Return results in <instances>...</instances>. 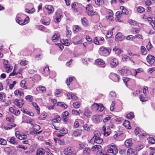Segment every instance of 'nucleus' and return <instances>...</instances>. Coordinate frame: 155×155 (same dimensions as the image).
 I'll return each instance as SVG.
<instances>
[{
    "mask_svg": "<svg viewBox=\"0 0 155 155\" xmlns=\"http://www.w3.org/2000/svg\"><path fill=\"white\" fill-rule=\"evenodd\" d=\"M117 148V147L115 145H111L107 151L109 153H111L114 155H116L118 152Z\"/></svg>",
    "mask_w": 155,
    "mask_h": 155,
    "instance_id": "1",
    "label": "nucleus"
},
{
    "mask_svg": "<svg viewBox=\"0 0 155 155\" xmlns=\"http://www.w3.org/2000/svg\"><path fill=\"white\" fill-rule=\"evenodd\" d=\"M100 50L105 56L108 55L110 52V50L109 48L104 47L103 46L100 47Z\"/></svg>",
    "mask_w": 155,
    "mask_h": 155,
    "instance_id": "2",
    "label": "nucleus"
},
{
    "mask_svg": "<svg viewBox=\"0 0 155 155\" xmlns=\"http://www.w3.org/2000/svg\"><path fill=\"white\" fill-rule=\"evenodd\" d=\"M24 103L25 101L22 99L20 100L15 99L14 101V104L19 108L21 107Z\"/></svg>",
    "mask_w": 155,
    "mask_h": 155,
    "instance_id": "3",
    "label": "nucleus"
},
{
    "mask_svg": "<svg viewBox=\"0 0 155 155\" xmlns=\"http://www.w3.org/2000/svg\"><path fill=\"white\" fill-rule=\"evenodd\" d=\"M110 66L112 68L116 67L118 64V61L116 58H113L110 61Z\"/></svg>",
    "mask_w": 155,
    "mask_h": 155,
    "instance_id": "4",
    "label": "nucleus"
},
{
    "mask_svg": "<svg viewBox=\"0 0 155 155\" xmlns=\"http://www.w3.org/2000/svg\"><path fill=\"white\" fill-rule=\"evenodd\" d=\"M124 38L125 36L120 32H118L115 35V40L117 41H123Z\"/></svg>",
    "mask_w": 155,
    "mask_h": 155,
    "instance_id": "5",
    "label": "nucleus"
},
{
    "mask_svg": "<svg viewBox=\"0 0 155 155\" xmlns=\"http://www.w3.org/2000/svg\"><path fill=\"white\" fill-rule=\"evenodd\" d=\"M74 150L72 147H68L65 149L64 153L65 155H72L73 153Z\"/></svg>",
    "mask_w": 155,
    "mask_h": 155,
    "instance_id": "6",
    "label": "nucleus"
},
{
    "mask_svg": "<svg viewBox=\"0 0 155 155\" xmlns=\"http://www.w3.org/2000/svg\"><path fill=\"white\" fill-rule=\"evenodd\" d=\"M33 131L34 134H40L42 132L41 130L38 132L40 129V127L39 125L35 124L32 127Z\"/></svg>",
    "mask_w": 155,
    "mask_h": 155,
    "instance_id": "7",
    "label": "nucleus"
},
{
    "mask_svg": "<svg viewBox=\"0 0 155 155\" xmlns=\"http://www.w3.org/2000/svg\"><path fill=\"white\" fill-rule=\"evenodd\" d=\"M16 126V124L13 123H10L7 124L4 126V129L6 130L11 129L12 127Z\"/></svg>",
    "mask_w": 155,
    "mask_h": 155,
    "instance_id": "8",
    "label": "nucleus"
},
{
    "mask_svg": "<svg viewBox=\"0 0 155 155\" xmlns=\"http://www.w3.org/2000/svg\"><path fill=\"white\" fill-rule=\"evenodd\" d=\"M15 135L17 138L21 140L25 139L27 137V136L26 135H21L20 134L19 132L18 131L15 132Z\"/></svg>",
    "mask_w": 155,
    "mask_h": 155,
    "instance_id": "9",
    "label": "nucleus"
},
{
    "mask_svg": "<svg viewBox=\"0 0 155 155\" xmlns=\"http://www.w3.org/2000/svg\"><path fill=\"white\" fill-rule=\"evenodd\" d=\"M147 60L149 64H152L154 62V57L151 55H149L147 57Z\"/></svg>",
    "mask_w": 155,
    "mask_h": 155,
    "instance_id": "10",
    "label": "nucleus"
},
{
    "mask_svg": "<svg viewBox=\"0 0 155 155\" xmlns=\"http://www.w3.org/2000/svg\"><path fill=\"white\" fill-rule=\"evenodd\" d=\"M86 10L88 11V15H91L93 12V8L91 4H88L86 7Z\"/></svg>",
    "mask_w": 155,
    "mask_h": 155,
    "instance_id": "11",
    "label": "nucleus"
},
{
    "mask_svg": "<svg viewBox=\"0 0 155 155\" xmlns=\"http://www.w3.org/2000/svg\"><path fill=\"white\" fill-rule=\"evenodd\" d=\"M45 8L48 10V13L49 14H52L54 12V9L51 5H46L45 6Z\"/></svg>",
    "mask_w": 155,
    "mask_h": 155,
    "instance_id": "12",
    "label": "nucleus"
},
{
    "mask_svg": "<svg viewBox=\"0 0 155 155\" xmlns=\"http://www.w3.org/2000/svg\"><path fill=\"white\" fill-rule=\"evenodd\" d=\"M110 75L112 76V80L114 82H118L119 81V80L120 79V77L119 75L114 73L111 74Z\"/></svg>",
    "mask_w": 155,
    "mask_h": 155,
    "instance_id": "13",
    "label": "nucleus"
},
{
    "mask_svg": "<svg viewBox=\"0 0 155 155\" xmlns=\"http://www.w3.org/2000/svg\"><path fill=\"white\" fill-rule=\"evenodd\" d=\"M101 149V146L99 145H96L92 146L91 148V151L93 152H98Z\"/></svg>",
    "mask_w": 155,
    "mask_h": 155,
    "instance_id": "14",
    "label": "nucleus"
},
{
    "mask_svg": "<svg viewBox=\"0 0 155 155\" xmlns=\"http://www.w3.org/2000/svg\"><path fill=\"white\" fill-rule=\"evenodd\" d=\"M81 130H75L73 131L72 135L74 137L80 136L81 135Z\"/></svg>",
    "mask_w": 155,
    "mask_h": 155,
    "instance_id": "15",
    "label": "nucleus"
},
{
    "mask_svg": "<svg viewBox=\"0 0 155 155\" xmlns=\"http://www.w3.org/2000/svg\"><path fill=\"white\" fill-rule=\"evenodd\" d=\"M69 114L68 112L67 111H65L63 113V120L65 122L68 120Z\"/></svg>",
    "mask_w": 155,
    "mask_h": 155,
    "instance_id": "16",
    "label": "nucleus"
},
{
    "mask_svg": "<svg viewBox=\"0 0 155 155\" xmlns=\"http://www.w3.org/2000/svg\"><path fill=\"white\" fill-rule=\"evenodd\" d=\"M61 118L59 116L56 115L51 120V121L54 123H59L61 121Z\"/></svg>",
    "mask_w": 155,
    "mask_h": 155,
    "instance_id": "17",
    "label": "nucleus"
},
{
    "mask_svg": "<svg viewBox=\"0 0 155 155\" xmlns=\"http://www.w3.org/2000/svg\"><path fill=\"white\" fill-rule=\"evenodd\" d=\"M91 149L89 147H85L83 150V153L84 155H90L91 153Z\"/></svg>",
    "mask_w": 155,
    "mask_h": 155,
    "instance_id": "18",
    "label": "nucleus"
},
{
    "mask_svg": "<svg viewBox=\"0 0 155 155\" xmlns=\"http://www.w3.org/2000/svg\"><path fill=\"white\" fill-rule=\"evenodd\" d=\"M45 153L44 150L42 148H40L37 149L36 155H44Z\"/></svg>",
    "mask_w": 155,
    "mask_h": 155,
    "instance_id": "19",
    "label": "nucleus"
},
{
    "mask_svg": "<svg viewBox=\"0 0 155 155\" xmlns=\"http://www.w3.org/2000/svg\"><path fill=\"white\" fill-rule=\"evenodd\" d=\"M91 113L90 110L87 108H85L84 109V115L87 117H89L91 116Z\"/></svg>",
    "mask_w": 155,
    "mask_h": 155,
    "instance_id": "20",
    "label": "nucleus"
},
{
    "mask_svg": "<svg viewBox=\"0 0 155 155\" xmlns=\"http://www.w3.org/2000/svg\"><path fill=\"white\" fill-rule=\"evenodd\" d=\"M14 94L15 95L18 96L19 95L21 97H23L24 96V94L23 92L21 91L16 90L14 92Z\"/></svg>",
    "mask_w": 155,
    "mask_h": 155,
    "instance_id": "21",
    "label": "nucleus"
},
{
    "mask_svg": "<svg viewBox=\"0 0 155 155\" xmlns=\"http://www.w3.org/2000/svg\"><path fill=\"white\" fill-rule=\"evenodd\" d=\"M125 145L127 147H131L132 144V140H127L124 143Z\"/></svg>",
    "mask_w": 155,
    "mask_h": 155,
    "instance_id": "22",
    "label": "nucleus"
},
{
    "mask_svg": "<svg viewBox=\"0 0 155 155\" xmlns=\"http://www.w3.org/2000/svg\"><path fill=\"white\" fill-rule=\"evenodd\" d=\"M95 62L96 64L99 65H102L105 64L104 61L103 60L101 59H98L96 60Z\"/></svg>",
    "mask_w": 155,
    "mask_h": 155,
    "instance_id": "23",
    "label": "nucleus"
},
{
    "mask_svg": "<svg viewBox=\"0 0 155 155\" xmlns=\"http://www.w3.org/2000/svg\"><path fill=\"white\" fill-rule=\"evenodd\" d=\"M15 138L14 137H12L10 138L9 142L10 143L13 144H16L18 143V142L16 140Z\"/></svg>",
    "mask_w": 155,
    "mask_h": 155,
    "instance_id": "24",
    "label": "nucleus"
},
{
    "mask_svg": "<svg viewBox=\"0 0 155 155\" xmlns=\"http://www.w3.org/2000/svg\"><path fill=\"white\" fill-rule=\"evenodd\" d=\"M127 153L131 154L132 155H137V152L132 148H130L128 150Z\"/></svg>",
    "mask_w": 155,
    "mask_h": 155,
    "instance_id": "25",
    "label": "nucleus"
},
{
    "mask_svg": "<svg viewBox=\"0 0 155 155\" xmlns=\"http://www.w3.org/2000/svg\"><path fill=\"white\" fill-rule=\"evenodd\" d=\"M32 104L33 106L35 107V109L37 111V113L39 114L40 113V108L39 106L36 103L32 102Z\"/></svg>",
    "mask_w": 155,
    "mask_h": 155,
    "instance_id": "26",
    "label": "nucleus"
},
{
    "mask_svg": "<svg viewBox=\"0 0 155 155\" xmlns=\"http://www.w3.org/2000/svg\"><path fill=\"white\" fill-rule=\"evenodd\" d=\"M36 90L38 92L41 91L42 92H44L45 91L46 88L45 87L43 86H41L36 88Z\"/></svg>",
    "mask_w": 155,
    "mask_h": 155,
    "instance_id": "27",
    "label": "nucleus"
},
{
    "mask_svg": "<svg viewBox=\"0 0 155 155\" xmlns=\"http://www.w3.org/2000/svg\"><path fill=\"white\" fill-rule=\"evenodd\" d=\"M94 142H95L97 143L100 144L102 142V139L100 137L95 138Z\"/></svg>",
    "mask_w": 155,
    "mask_h": 155,
    "instance_id": "28",
    "label": "nucleus"
},
{
    "mask_svg": "<svg viewBox=\"0 0 155 155\" xmlns=\"http://www.w3.org/2000/svg\"><path fill=\"white\" fill-rule=\"evenodd\" d=\"M4 67L5 71L8 73L10 72L12 68V66H11L10 64L8 65V66H4Z\"/></svg>",
    "mask_w": 155,
    "mask_h": 155,
    "instance_id": "29",
    "label": "nucleus"
},
{
    "mask_svg": "<svg viewBox=\"0 0 155 155\" xmlns=\"http://www.w3.org/2000/svg\"><path fill=\"white\" fill-rule=\"evenodd\" d=\"M123 125L126 127H127V128L129 129L131 128V127L130 126V123L129 121L127 120H125L123 123Z\"/></svg>",
    "mask_w": 155,
    "mask_h": 155,
    "instance_id": "30",
    "label": "nucleus"
},
{
    "mask_svg": "<svg viewBox=\"0 0 155 155\" xmlns=\"http://www.w3.org/2000/svg\"><path fill=\"white\" fill-rule=\"evenodd\" d=\"M5 95L4 93H0V101L3 102H5Z\"/></svg>",
    "mask_w": 155,
    "mask_h": 155,
    "instance_id": "31",
    "label": "nucleus"
},
{
    "mask_svg": "<svg viewBox=\"0 0 155 155\" xmlns=\"http://www.w3.org/2000/svg\"><path fill=\"white\" fill-rule=\"evenodd\" d=\"M59 37V34H55L52 37V40L54 42L58 40Z\"/></svg>",
    "mask_w": 155,
    "mask_h": 155,
    "instance_id": "32",
    "label": "nucleus"
},
{
    "mask_svg": "<svg viewBox=\"0 0 155 155\" xmlns=\"http://www.w3.org/2000/svg\"><path fill=\"white\" fill-rule=\"evenodd\" d=\"M16 21L20 25H25V22H23V20H22L20 17H17Z\"/></svg>",
    "mask_w": 155,
    "mask_h": 155,
    "instance_id": "33",
    "label": "nucleus"
},
{
    "mask_svg": "<svg viewBox=\"0 0 155 155\" xmlns=\"http://www.w3.org/2000/svg\"><path fill=\"white\" fill-rule=\"evenodd\" d=\"M94 1L96 4L98 5H101L104 3V0H94Z\"/></svg>",
    "mask_w": 155,
    "mask_h": 155,
    "instance_id": "34",
    "label": "nucleus"
},
{
    "mask_svg": "<svg viewBox=\"0 0 155 155\" xmlns=\"http://www.w3.org/2000/svg\"><path fill=\"white\" fill-rule=\"evenodd\" d=\"M26 100L29 102H31L33 100V97L30 95H28L25 97Z\"/></svg>",
    "mask_w": 155,
    "mask_h": 155,
    "instance_id": "35",
    "label": "nucleus"
},
{
    "mask_svg": "<svg viewBox=\"0 0 155 155\" xmlns=\"http://www.w3.org/2000/svg\"><path fill=\"white\" fill-rule=\"evenodd\" d=\"M82 25L85 27H86L88 25L87 20L86 18H83L81 21Z\"/></svg>",
    "mask_w": 155,
    "mask_h": 155,
    "instance_id": "36",
    "label": "nucleus"
},
{
    "mask_svg": "<svg viewBox=\"0 0 155 155\" xmlns=\"http://www.w3.org/2000/svg\"><path fill=\"white\" fill-rule=\"evenodd\" d=\"M25 80H23L20 83V85L21 87L25 89H26L27 88V87L25 85Z\"/></svg>",
    "mask_w": 155,
    "mask_h": 155,
    "instance_id": "37",
    "label": "nucleus"
},
{
    "mask_svg": "<svg viewBox=\"0 0 155 155\" xmlns=\"http://www.w3.org/2000/svg\"><path fill=\"white\" fill-rule=\"evenodd\" d=\"M101 136V133L99 132L98 131H95L94 132V136L93 138H96Z\"/></svg>",
    "mask_w": 155,
    "mask_h": 155,
    "instance_id": "38",
    "label": "nucleus"
},
{
    "mask_svg": "<svg viewBox=\"0 0 155 155\" xmlns=\"http://www.w3.org/2000/svg\"><path fill=\"white\" fill-rule=\"evenodd\" d=\"M22 111L23 110L24 113L30 116H34V114L32 112H30L28 111H26L25 110L24 108L21 109Z\"/></svg>",
    "mask_w": 155,
    "mask_h": 155,
    "instance_id": "39",
    "label": "nucleus"
},
{
    "mask_svg": "<svg viewBox=\"0 0 155 155\" xmlns=\"http://www.w3.org/2000/svg\"><path fill=\"white\" fill-rule=\"evenodd\" d=\"M147 140L151 144L155 143V139L153 137H149L147 138Z\"/></svg>",
    "mask_w": 155,
    "mask_h": 155,
    "instance_id": "40",
    "label": "nucleus"
},
{
    "mask_svg": "<svg viewBox=\"0 0 155 155\" xmlns=\"http://www.w3.org/2000/svg\"><path fill=\"white\" fill-rule=\"evenodd\" d=\"M74 78V77H72L69 78V79L68 78L66 80V82L68 85H69V84H70V83L73 81V80Z\"/></svg>",
    "mask_w": 155,
    "mask_h": 155,
    "instance_id": "41",
    "label": "nucleus"
},
{
    "mask_svg": "<svg viewBox=\"0 0 155 155\" xmlns=\"http://www.w3.org/2000/svg\"><path fill=\"white\" fill-rule=\"evenodd\" d=\"M113 35V32L112 30H110L108 31L106 35V37L107 38H111Z\"/></svg>",
    "mask_w": 155,
    "mask_h": 155,
    "instance_id": "42",
    "label": "nucleus"
},
{
    "mask_svg": "<svg viewBox=\"0 0 155 155\" xmlns=\"http://www.w3.org/2000/svg\"><path fill=\"white\" fill-rule=\"evenodd\" d=\"M64 43L63 44L64 45L67 46H69L70 43V41L69 40L66 39L65 40H63Z\"/></svg>",
    "mask_w": 155,
    "mask_h": 155,
    "instance_id": "43",
    "label": "nucleus"
},
{
    "mask_svg": "<svg viewBox=\"0 0 155 155\" xmlns=\"http://www.w3.org/2000/svg\"><path fill=\"white\" fill-rule=\"evenodd\" d=\"M134 114L132 112H130L127 114L126 117L128 119H132L134 118Z\"/></svg>",
    "mask_w": 155,
    "mask_h": 155,
    "instance_id": "44",
    "label": "nucleus"
},
{
    "mask_svg": "<svg viewBox=\"0 0 155 155\" xmlns=\"http://www.w3.org/2000/svg\"><path fill=\"white\" fill-rule=\"evenodd\" d=\"M57 105L58 106L63 107L64 109L67 108V105L63 102H58Z\"/></svg>",
    "mask_w": 155,
    "mask_h": 155,
    "instance_id": "45",
    "label": "nucleus"
},
{
    "mask_svg": "<svg viewBox=\"0 0 155 155\" xmlns=\"http://www.w3.org/2000/svg\"><path fill=\"white\" fill-rule=\"evenodd\" d=\"M7 143V141L6 140L3 138H0V144L3 145H5Z\"/></svg>",
    "mask_w": 155,
    "mask_h": 155,
    "instance_id": "46",
    "label": "nucleus"
},
{
    "mask_svg": "<svg viewBox=\"0 0 155 155\" xmlns=\"http://www.w3.org/2000/svg\"><path fill=\"white\" fill-rule=\"evenodd\" d=\"M60 131L61 133L63 134H67L68 133L67 130L65 128H62Z\"/></svg>",
    "mask_w": 155,
    "mask_h": 155,
    "instance_id": "47",
    "label": "nucleus"
},
{
    "mask_svg": "<svg viewBox=\"0 0 155 155\" xmlns=\"http://www.w3.org/2000/svg\"><path fill=\"white\" fill-rule=\"evenodd\" d=\"M73 105L75 108H78L80 106V103L79 102H75L73 103Z\"/></svg>",
    "mask_w": 155,
    "mask_h": 155,
    "instance_id": "48",
    "label": "nucleus"
},
{
    "mask_svg": "<svg viewBox=\"0 0 155 155\" xmlns=\"http://www.w3.org/2000/svg\"><path fill=\"white\" fill-rule=\"evenodd\" d=\"M104 107L102 104H99L97 109L100 111H102L104 109Z\"/></svg>",
    "mask_w": 155,
    "mask_h": 155,
    "instance_id": "49",
    "label": "nucleus"
},
{
    "mask_svg": "<svg viewBox=\"0 0 155 155\" xmlns=\"http://www.w3.org/2000/svg\"><path fill=\"white\" fill-rule=\"evenodd\" d=\"M110 96L112 98H114L116 97V94L115 92L111 91L110 92Z\"/></svg>",
    "mask_w": 155,
    "mask_h": 155,
    "instance_id": "50",
    "label": "nucleus"
},
{
    "mask_svg": "<svg viewBox=\"0 0 155 155\" xmlns=\"http://www.w3.org/2000/svg\"><path fill=\"white\" fill-rule=\"evenodd\" d=\"M137 10L138 12L142 13L145 11V9L143 7L140 6L137 8Z\"/></svg>",
    "mask_w": 155,
    "mask_h": 155,
    "instance_id": "51",
    "label": "nucleus"
},
{
    "mask_svg": "<svg viewBox=\"0 0 155 155\" xmlns=\"http://www.w3.org/2000/svg\"><path fill=\"white\" fill-rule=\"evenodd\" d=\"M80 29V28L79 26L77 25H74L73 27V30L74 31H75L76 32H78Z\"/></svg>",
    "mask_w": 155,
    "mask_h": 155,
    "instance_id": "52",
    "label": "nucleus"
},
{
    "mask_svg": "<svg viewBox=\"0 0 155 155\" xmlns=\"http://www.w3.org/2000/svg\"><path fill=\"white\" fill-rule=\"evenodd\" d=\"M139 98L140 100L142 102L145 101L147 100V97H143V96L141 95H140L139 97Z\"/></svg>",
    "mask_w": 155,
    "mask_h": 155,
    "instance_id": "53",
    "label": "nucleus"
},
{
    "mask_svg": "<svg viewBox=\"0 0 155 155\" xmlns=\"http://www.w3.org/2000/svg\"><path fill=\"white\" fill-rule=\"evenodd\" d=\"M44 72L46 75L48 74L49 73V69L48 67H46L43 70Z\"/></svg>",
    "mask_w": 155,
    "mask_h": 155,
    "instance_id": "54",
    "label": "nucleus"
},
{
    "mask_svg": "<svg viewBox=\"0 0 155 155\" xmlns=\"http://www.w3.org/2000/svg\"><path fill=\"white\" fill-rule=\"evenodd\" d=\"M141 52L142 54H145L147 53V51H146V49L143 46H142L141 47Z\"/></svg>",
    "mask_w": 155,
    "mask_h": 155,
    "instance_id": "55",
    "label": "nucleus"
},
{
    "mask_svg": "<svg viewBox=\"0 0 155 155\" xmlns=\"http://www.w3.org/2000/svg\"><path fill=\"white\" fill-rule=\"evenodd\" d=\"M28 63V61H27L22 60L20 62V63L21 65H25L27 64Z\"/></svg>",
    "mask_w": 155,
    "mask_h": 155,
    "instance_id": "56",
    "label": "nucleus"
},
{
    "mask_svg": "<svg viewBox=\"0 0 155 155\" xmlns=\"http://www.w3.org/2000/svg\"><path fill=\"white\" fill-rule=\"evenodd\" d=\"M143 148V145L140 144L137 145L136 147V150L137 151H139L142 149Z\"/></svg>",
    "mask_w": 155,
    "mask_h": 155,
    "instance_id": "57",
    "label": "nucleus"
},
{
    "mask_svg": "<svg viewBox=\"0 0 155 155\" xmlns=\"http://www.w3.org/2000/svg\"><path fill=\"white\" fill-rule=\"evenodd\" d=\"M72 113L75 115H79L80 114V112H78V111L75 110H72Z\"/></svg>",
    "mask_w": 155,
    "mask_h": 155,
    "instance_id": "58",
    "label": "nucleus"
},
{
    "mask_svg": "<svg viewBox=\"0 0 155 155\" xmlns=\"http://www.w3.org/2000/svg\"><path fill=\"white\" fill-rule=\"evenodd\" d=\"M77 4L76 3H73L71 5L72 8H73L74 11L76 12L77 11V9L76 8V7Z\"/></svg>",
    "mask_w": 155,
    "mask_h": 155,
    "instance_id": "59",
    "label": "nucleus"
},
{
    "mask_svg": "<svg viewBox=\"0 0 155 155\" xmlns=\"http://www.w3.org/2000/svg\"><path fill=\"white\" fill-rule=\"evenodd\" d=\"M61 91L62 90L58 89H56L55 90V91L54 93L55 95L56 96L57 95L61 93Z\"/></svg>",
    "mask_w": 155,
    "mask_h": 155,
    "instance_id": "60",
    "label": "nucleus"
},
{
    "mask_svg": "<svg viewBox=\"0 0 155 155\" xmlns=\"http://www.w3.org/2000/svg\"><path fill=\"white\" fill-rule=\"evenodd\" d=\"M56 17L61 19L62 16V14L61 12H58L56 14Z\"/></svg>",
    "mask_w": 155,
    "mask_h": 155,
    "instance_id": "61",
    "label": "nucleus"
},
{
    "mask_svg": "<svg viewBox=\"0 0 155 155\" xmlns=\"http://www.w3.org/2000/svg\"><path fill=\"white\" fill-rule=\"evenodd\" d=\"M114 109V101H113L110 107V110L113 111Z\"/></svg>",
    "mask_w": 155,
    "mask_h": 155,
    "instance_id": "62",
    "label": "nucleus"
},
{
    "mask_svg": "<svg viewBox=\"0 0 155 155\" xmlns=\"http://www.w3.org/2000/svg\"><path fill=\"white\" fill-rule=\"evenodd\" d=\"M121 13L124 14L126 15H128L129 14L128 11L127 9L125 8L122 10Z\"/></svg>",
    "mask_w": 155,
    "mask_h": 155,
    "instance_id": "63",
    "label": "nucleus"
},
{
    "mask_svg": "<svg viewBox=\"0 0 155 155\" xmlns=\"http://www.w3.org/2000/svg\"><path fill=\"white\" fill-rule=\"evenodd\" d=\"M130 58L129 57L125 55L123 57L122 59L123 61H127Z\"/></svg>",
    "mask_w": 155,
    "mask_h": 155,
    "instance_id": "64",
    "label": "nucleus"
}]
</instances>
